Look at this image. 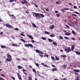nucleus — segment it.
I'll return each instance as SVG.
<instances>
[{"label":"nucleus","mask_w":80,"mask_h":80,"mask_svg":"<svg viewBox=\"0 0 80 80\" xmlns=\"http://www.w3.org/2000/svg\"><path fill=\"white\" fill-rule=\"evenodd\" d=\"M7 57H8V58L6 59V61H7L8 62H10V61L12 60V56L9 54H7Z\"/></svg>","instance_id":"nucleus-1"},{"label":"nucleus","mask_w":80,"mask_h":80,"mask_svg":"<svg viewBox=\"0 0 80 80\" xmlns=\"http://www.w3.org/2000/svg\"><path fill=\"white\" fill-rule=\"evenodd\" d=\"M64 51L67 52V53H69L70 52H71V51H72V49L68 47L67 48L64 49Z\"/></svg>","instance_id":"nucleus-2"},{"label":"nucleus","mask_w":80,"mask_h":80,"mask_svg":"<svg viewBox=\"0 0 80 80\" xmlns=\"http://www.w3.org/2000/svg\"><path fill=\"white\" fill-rule=\"evenodd\" d=\"M34 15H35V16L36 17V18H37V17H38V18H41V16H40V15L38 14V13L34 12Z\"/></svg>","instance_id":"nucleus-3"},{"label":"nucleus","mask_w":80,"mask_h":80,"mask_svg":"<svg viewBox=\"0 0 80 80\" xmlns=\"http://www.w3.org/2000/svg\"><path fill=\"white\" fill-rule=\"evenodd\" d=\"M5 25L6 27L8 28H13V26L9 24H5Z\"/></svg>","instance_id":"nucleus-4"},{"label":"nucleus","mask_w":80,"mask_h":80,"mask_svg":"<svg viewBox=\"0 0 80 80\" xmlns=\"http://www.w3.org/2000/svg\"><path fill=\"white\" fill-rule=\"evenodd\" d=\"M25 46L26 47H33V45L31 44H26L25 45Z\"/></svg>","instance_id":"nucleus-5"},{"label":"nucleus","mask_w":80,"mask_h":80,"mask_svg":"<svg viewBox=\"0 0 80 80\" xmlns=\"http://www.w3.org/2000/svg\"><path fill=\"white\" fill-rule=\"evenodd\" d=\"M23 2H21V3L22 5H25V3H28V2H27V0H23Z\"/></svg>","instance_id":"nucleus-6"},{"label":"nucleus","mask_w":80,"mask_h":80,"mask_svg":"<svg viewBox=\"0 0 80 80\" xmlns=\"http://www.w3.org/2000/svg\"><path fill=\"white\" fill-rule=\"evenodd\" d=\"M61 56V57H62V58H63V59L64 60V61H65V58H66V57H67V56H66V55L64 54V55H62Z\"/></svg>","instance_id":"nucleus-7"},{"label":"nucleus","mask_w":80,"mask_h":80,"mask_svg":"<svg viewBox=\"0 0 80 80\" xmlns=\"http://www.w3.org/2000/svg\"><path fill=\"white\" fill-rule=\"evenodd\" d=\"M27 36H28V37L29 38L31 39V40H33V37H32V36L31 35L28 34L27 35Z\"/></svg>","instance_id":"nucleus-8"},{"label":"nucleus","mask_w":80,"mask_h":80,"mask_svg":"<svg viewBox=\"0 0 80 80\" xmlns=\"http://www.w3.org/2000/svg\"><path fill=\"white\" fill-rule=\"evenodd\" d=\"M17 75L18 76L19 80H21V79H22V77H21V76L20 75V73H18Z\"/></svg>","instance_id":"nucleus-9"},{"label":"nucleus","mask_w":80,"mask_h":80,"mask_svg":"<svg viewBox=\"0 0 80 80\" xmlns=\"http://www.w3.org/2000/svg\"><path fill=\"white\" fill-rule=\"evenodd\" d=\"M12 45L13 47H18L19 46V45H17V44H12Z\"/></svg>","instance_id":"nucleus-10"},{"label":"nucleus","mask_w":80,"mask_h":80,"mask_svg":"<svg viewBox=\"0 0 80 80\" xmlns=\"http://www.w3.org/2000/svg\"><path fill=\"white\" fill-rule=\"evenodd\" d=\"M75 48V47L73 46H72L71 47V50L72 52H74V50H73V49H74V48Z\"/></svg>","instance_id":"nucleus-11"},{"label":"nucleus","mask_w":80,"mask_h":80,"mask_svg":"<svg viewBox=\"0 0 80 80\" xmlns=\"http://www.w3.org/2000/svg\"><path fill=\"white\" fill-rule=\"evenodd\" d=\"M51 59H52V61H55V57L53 56H51Z\"/></svg>","instance_id":"nucleus-12"},{"label":"nucleus","mask_w":80,"mask_h":80,"mask_svg":"<svg viewBox=\"0 0 80 80\" xmlns=\"http://www.w3.org/2000/svg\"><path fill=\"white\" fill-rule=\"evenodd\" d=\"M55 70H57V69L55 68H53L52 69V72H55Z\"/></svg>","instance_id":"nucleus-13"},{"label":"nucleus","mask_w":80,"mask_h":80,"mask_svg":"<svg viewBox=\"0 0 80 80\" xmlns=\"http://www.w3.org/2000/svg\"><path fill=\"white\" fill-rule=\"evenodd\" d=\"M74 72H79L80 70L78 69H74Z\"/></svg>","instance_id":"nucleus-14"},{"label":"nucleus","mask_w":80,"mask_h":80,"mask_svg":"<svg viewBox=\"0 0 80 80\" xmlns=\"http://www.w3.org/2000/svg\"><path fill=\"white\" fill-rule=\"evenodd\" d=\"M65 35H67V36H69V35H70V33H69V32H67L65 33Z\"/></svg>","instance_id":"nucleus-15"},{"label":"nucleus","mask_w":80,"mask_h":80,"mask_svg":"<svg viewBox=\"0 0 80 80\" xmlns=\"http://www.w3.org/2000/svg\"><path fill=\"white\" fill-rule=\"evenodd\" d=\"M53 28H54V25H52V26H51L50 27V29H51V30H52Z\"/></svg>","instance_id":"nucleus-16"},{"label":"nucleus","mask_w":80,"mask_h":80,"mask_svg":"<svg viewBox=\"0 0 80 80\" xmlns=\"http://www.w3.org/2000/svg\"><path fill=\"white\" fill-rule=\"evenodd\" d=\"M41 39H42V40H47L46 38L43 37L41 38Z\"/></svg>","instance_id":"nucleus-17"},{"label":"nucleus","mask_w":80,"mask_h":80,"mask_svg":"<svg viewBox=\"0 0 80 80\" xmlns=\"http://www.w3.org/2000/svg\"><path fill=\"white\" fill-rule=\"evenodd\" d=\"M75 53H76V54L77 55H80V52H79V51H76V52H75Z\"/></svg>","instance_id":"nucleus-18"},{"label":"nucleus","mask_w":80,"mask_h":80,"mask_svg":"<svg viewBox=\"0 0 80 80\" xmlns=\"http://www.w3.org/2000/svg\"><path fill=\"white\" fill-rule=\"evenodd\" d=\"M1 47L2 48H6V47L5 46H3V45H1Z\"/></svg>","instance_id":"nucleus-19"},{"label":"nucleus","mask_w":80,"mask_h":80,"mask_svg":"<svg viewBox=\"0 0 80 80\" xmlns=\"http://www.w3.org/2000/svg\"><path fill=\"white\" fill-rule=\"evenodd\" d=\"M15 1H17V0H9V2H15Z\"/></svg>","instance_id":"nucleus-20"},{"label":"nucleus","mask_w":80,"mask_h":80,"mask_svg":"<svg viewBox=\"0 0 80 80\" xmlns=\"http://www.w3.org/2000/svg\"><path fill=\"white\" fill-rule=\"evenodd\" d=\"M52 43L54 45H57V42H56L53 41Z\"/></svg>","instance_id":"nucleus-21"},{"label":"nucleus","mask_w":80,"mask_h":80,"mask_svg":"<svg viewBox=\"0 0 80 80\" xmlns=\"http://www.w3.org/2000/svg\"><path fill=\"white\" fill-rule=\"evenodd\" d=\"M59 38H60V39H61V40H62V39H63V38L61 36H59Z\"/></svg>","instance_id":"nucleus-22"},{"label":"nucleus","mask_w":80,"mask_h":80,"mask_svg":"<svg viewBox=\"0 0 80 80\" xmlns=\"http://www.w3.org/2000/svg\"><path fill=\"white\" fill-rule=\"evenodd\" d=\"M18 67L19 69H20L21 68H23L22 67L20 66H18Z\"/></svg>","instance_id":"nucleus-23"},{"label":"nucleus","mask_w":80,"mask_h":80,"mask_svg":"<svg viewBox=\"0 0 80 80\" xmlns=\"http://www.w3.org/2000/svg\"><path fill=\"white\" fill-rule=\"evenodd\" d=\"M67 64H66V65L64 64L62 66V67H63L64 68H66V67H67Z\"/></svg>","instance_id":"nucleus-24"},{"label":"nucleus","mask_w":80,"mask_h":80,"mask_svg":"<svg viewBox=\"0 0 80 80\" xmlns=\"http://www.w3.org/2000/svg\"><path fill=\"white\" fill-rule=\"evenodd\" d=\"M32 24L33 26V27H35V28H37V27H36L37 26H36V25L35 24H34V23H32Z\"/></svg>","instance_id":"nucleus-25"},{"label":"nucleus","mask_w":80,"mask_h":80,"mask_svg":"<svg viewBox=\"0 0 80 80\" xmlns=\"http://www.w3.org/2000/svg\"><path fill=\"white\" fill-rule=\"evenodd\" d=\"M50 37H55V35L54 34H51L50 36Z\"/></svg>","instance_id":"nucleus-26"},{"label":"nucleus","mask_w":80,"mask_h":80,"mask_svg":"<svg viewBox=\"0 0 80 80\" xmlns=\"http://www.w3.org/2000/svg\"><path fill=\"white\" fill-rule=\"evenodd\" d=\"M72 33L73 34V35H75V32L73 30L72 31Z\"/></svg>","instance_id":"nucleus-27"},{"label":"nucleus","mask_w":80,"mask_h":80,"mask_svg":"<svg viewBox=\"0 0 80 80\" xmlns=\"http://www.w3.org/2000/svg\"><path fill=\"white\" fill-rule=\"evenodd\" d=\"M45 33H46V34H47L48 35V34H50V33L49 32L47 31H45Z\"/></svg>","instance_id":"nucleus-28"},{"label":"nucleus","mask_w":80,"mask_h":80,"mask_svg":"<svg viewBox=\"0 0 80 80\" xmlns=\"http://www.w3.org/2000/svg\"><path fill=\"white\" fill-rule=\"evenodd\" d=\"M1 76H2V77H5V75H4V74H0Z\"/></svg>","instance_id":"nucleus-29"},{"label":"nucleus","mask_w":80,"mask_h":80,"mask_svg":"<svg viewBox=\"0 0 80 80\" xmlns=\"http://www.w3.org/2000/svg\"><path fill=\"white\" fill-rule=\"evenodd\" d=\"M20 40H21V41H22V42H26V41H25V40H24V39H20Z\"/></svg>","instance_id":"nucleus-30"},{"label":"nucleus","mask_w":80,"mask_h":80,"mask_svg":"<svg viewBox=\"0 0 80 80\" xmlns=\"http://www.w3.org/2000/svg\"><path fill=\"white\" fill-rule=\"evenodd\" d=\"M48 40L49 41V42H52V40L49 38L48 39Z\"/></svg>","instance_id":"nucleus-31"},{"label":"nucleus","mask_w":80,"mask_h":80,"mask_svg":"<svg viewBox=\"0 0 80 80\" xmlns=\"http://www.w3.org/2000/svg\"><path fill=\"white\" fill-rule=\"evenodd\" d=\"M55 58L57 60H59V58L57 57V56H55Z\"/></svg>","instance_id":"nucleus-32"},{"label":"nucleus","mask_w":80,"mask_h":80,"mask_svg":"<svg viewBox=\"0 0 80 80\" xmlns=\"http://www.w3.org/2000/svg\"><path fill=\"white\" fill-rule=\"evenodd\" d=\"M36 52H37V53H40V51H39V50H36Z\"/></svg>","instance_id":"nucleus-33"},{"label":"nucleus","mask_w":80,"mask_h":80,"mask_svg":"<svg viewBox=\"0 0 80 80\" xmlns=\"http://www.w3.org/2000/svg\"><path fill=\"white\" fill-rule=\"evenodd\" d=\"M65 39H67V40H69V38L67 37H64Z\"/></svg>","instance_id":"nucleus-34"},{"label":"nucleus","mask_w":80,"mask_h":80,"mask_svg":"<svg viewBox=\"0 0 80 80\" xmlns=\"http://www.w3.org/2000/svg\"><path fill=\"white\" fill-rule=\"evenodd\" d=\"M29 80H32V77L31 76H29L28 78Z\"/></svg>","instance_id":"nucleus-35"},{"label":"nucleus","mask_w":80,"mask_h":80,"mask_svg":"<svg viewBox=\"0 0 80 80\" xmlns=\"http://www.w3.org/2000/svg\"><path fill=\"white\" fill-rule=\"evenodd\" d=\"M74 13H76V14H78V15H80V14L79 13L77 12H74Z\"/></svg>","instance_id":"nucleus-36"},{"label":"nucleus","mask_w":80,"mask_h":80,"mask_svg":"<svg viewBox=\"0 0 80 80\" xmlns=\"http://www.w3.org/2000/svg\"><path fill=\"white\" fill-rule=\"evenodd\" d=\"M75 80H79V77L78 76H77V78L75 79Z\"/></svg>","instance_id":"nucleus-37"},{"label":"nucleus","mask_w":80,"mask_h":80,"mask_svg":"<svg viewBox=\"0 0 80 80\" xmlns=\"http://www.w3.org/2000/svg\"><path fill=\"white\" fill-rule=\"evenodd\" d=\"M66 27L68 28H70V27H69L68 26V25H65Z\"/></svg>","instance_id":"nucleus-38"},{"label":"nucleus","mask_w":80,"mask_h":80,"mask_svg":"<svg viewBox=\"0 0 80 80\" xmlns=\"http://www.w3.org/2000/svg\"><path fill=\"white\" fill-rule=\"evenodd\" d=\"M32 70V71H33L34 72L36 73V70H35L34 69H33Z\"/></svg>","instance_id":"nucleus-39"},{"label":"nucleus","mask_w":80,"mask_h":80,"mask_svg":"<svg viewBox=\"0 0 80 80\" xmlns=\"http://www.w3.org/2000/svg\"><path fill=\"white\" fill-rule=\"evenodd\" d=\"M39 55L41 57V58H42L43 57V55L42 54H40Z\"/></svg>","instance_id":"nucleus-40"},{"label":"nucleus","mask_w":80,"mask_h":80,"mask_svg":"<svg viewBox=\"0 0 80 80\" xmlns=\"http://www.w3.org/2000/svg\"><path fill=\"white\" fill-rule=\"evenodd\" d=\"M56 4H58L59 3H60V2L58 1H57V2H56Z\"/></svg>","instance_id":"nucleus-41"},{"label":"nucleus","mask_w":80,"mask_h":80,"mask_svg":"<svg viewBox=\"0 0 80 80\" xmlns=\"http://www.w3.org/2000/svg\"><path fill=\"white\" fill-rule=\"evenodd\" d=\"M13 79V80H15V78L14 77H11Z\"/></svg>","instance_id":"nucleus-42"},{"label":"nucleus","mask_w":80,"mask_h":80,"mask_svg":"<svg viewBox=\"0 0 80 80\" xmlns=\"http://www.w3.org/2000/svg\"><path fill=\"white\" fill-rule=\"evenodd\" d=\"M20 35H22V36H23V37H25V35H24V34H22V33H20Z\"/></svg>","instance_id":"nucleus-43"},{"label":"nucleus","mask_w":80,"mask_h":80,"mask_svg":"<svg viewBox=\"0 0 80 80\" xmlns=\"http://www.w3.org/2000/svg\"><path fill=\"white\" fill-rule=\"evenodd\" d=\"M71 39H72V40H75V39L74 38H71Z\"/></svg>","instance_id":"nucleus-44"},{"label":"nucleus","mask_w":80,"mask_h":80,"mask_svg":"<svg viewBox=\"0 0 80 80\" xmlns=\"http://www.w3.org/2000/svg\"><path fill=\"white\" fill-rule=\"evenodd\" d=\"M64 10H69V8H64Z\"/></svg>","instance_id":"nucleus-45"},{"label":"nucleus","mask_w":80,"mask_h":80,"mask_svg":"<svg viewBox=\"0 0 80 80\" xmlns=\"http://www.w3.org/2000/svg\"><path fill=\"white\" fill-rule=\"evenodd\" d=\"M56 15L57 17H60V14H57Z\"/></svg>","instance_id":"nucleus-46"},{"label":"nucleus","mask_w":80,"mask_h":80,"mask_svg":"<svg viewBox=\"0 0 80 80\" xmlns=\"http://www.w3.org/2000/svg\"><path fill=\"white\" fill-rule=\"evenodd\" d=\"M72 16H75V17H76L77 15L75 14H72Z\"/></svg>","instance_id":"nucleus-47"},{"label":"nucleus","mask_w":80,"mask_h":80,"mask_svg":"<svg viewBox=\"0 0 80 80\" xmlns=\"http://www.w3.org/2000/svg\"><path fill=\"white\" fill-rule=\"evenodd\" d=\"M36 65L37 67H39V64L38 63L36 64Z\"/></svg>","instance_id":"nucleus-48"},{"label":"nucleus","mask_w":80,"mask_h":80,"mask_svg":"<svg viewBox=\"0 0 80 80\" xmlns=\"http://www.w3.org/2000/svg\"><path fill=\"white\" fill-rule=\"evenodd\" d=\"M34 5H35V6L36 7V8H38V5H37L36 4H34Z\"/></svg>","instance_id":"nucleus-49"},{"label":"nucleus","mask_w":80,"mask_h":80,"mask_svg":"<svg viewBox=\"0 0 80 80\" xmlns=\"http://www.w3.org/2000/svg\"><path fill=\"white\" fill-rule=\"evenodd\" d=\"M73 8L75 9H77V7H76V6H73Z\"/></svg>","instance_id":"nucleus-50"},{"label":"nucleus","mask_w":80,"mask_h":80,"mask_svg":"<svg viewBox=\"0 0 80 80\" xmlns=\"http://www.w3.org/2000/svg\"><path fill=\"white\" fill-rule=\"evenodd\" d=\"M40 15L42 17H44V15L42 14H40Z\"/></svg>","instance_id":"nucleus-51"},{"label":"nucleus","mask_w":80,"mask_h":80,"mask_svg":"<svg viewBox=\"0 0 80 80\" xmlns=\"http://www.w3.org/2000/svg\"><path fill=\"white\" fill-rule=\"evenodd\" d=\"M9 16L10 17H14V15H10V14L9 15Z\"/></svg>","instance_id":"nucleus-52"},{"label":"nucleus","mask_w":80,"mask_h":80,"mask_svg":"<svg viewBox=\"0 0 80 80\" xmlns=\"http://www.w3.org/2000/svg\"><path fill=\"white\" fill-rule=\"evenodd\" d=\"M15 30H17V31H18V30H19V29H18V28H16L15 29Z\"/></svg>","instance_id":"nucleus-53"},{"label":"nucleus","mask_w":80,"mask_h":80,"mask_svg":"<svg viewBox=\"0 0 80 80\" xmlns=\"http://www.w3.org/2000/svg\"><path fill=\"white\" fill-rule=\"evenodd\" d=\"M44 67H48V66L46 64L44 65Z\"/></svg>","instance_id":"nucleus-54"},{"label":"nucleus","mask_w":80,"mask_h":80,"mask_svg":"<svg viewBox=\"0 0 80 80\" xmlns=\"http://www.w3.org/2000/svg\"><path fill=\"white\" fill-rule=\"evenodd\" d=\"M46 12H49V9L48 8L46 9Z\"/></svg>","instance_id":"nucleus-55"},{"label":"nucleus","mask_w":80,"mask_h":80,"mask_svg":"<svg viewBox=\"0 0 80 80\" xmlns=\"http://www.w3.org/2000/svg\"><path fill=\"white\" fill-rule=\"evenodd\" d=\"M26 13H29V12H28V11H26L25 12Z\"/></svg>","instance_id":"nucleus-56"},{"label":"nucleus","mask_w":80,"mask_h":80,"mask_svg":"<svg viewBox=\"0 0 80 80\" xmlns=\"http://www.w3.org/2000/svg\"><path fill=\"white\" fill-rule=\"evenodd\" d=\"M31 42H32V43H34L35 41H34L33 40H31Z\"/></svg>","instance_id":"nucleus-57"},{"label":"nucleus","mask_w":80,"mask_h":80,"mask_svg":"<svg viewBox=\"0 0 80 80\" xmlns=\"http://www.w3.org/2000/svg\"><path fill=\"white\" fill-rule=\"evenodd\" d=\"M39 53H42V54H44V53H43V52L42 51H40Z\"/></svg>","instance_id":"nucleus-58"},{"label":"nucleus","mask_w":80,"mask_h":80,"mask_svg":"<svg viewBox=\"0 0 80 80\" xmlns=\"http://www.w3.org/2000/svg\"><path fill=\"white\" fill-rule=\"evenodd\" d=\"M0 80H4V79H3V78H0Z\"/></svg>","instance_id":"nucleus-59"},{"label":"nucleus","mask_w":80,"mask_h":80,"mask_svg":"<svg viewBox=\"0 0 80 80\" xmlns=\"http://www.w3.org/2000/svg\"><path fill=\"white\" fill-rule=\"evenodd\" d=\"M61 11L62 12H64V9H62L61 10Z\"/></svg>","instance_id":"nucleus-60"},{"label":"nucleus","mask_w":80,"mask_h":80,"mask_svg":"<svg viewBox=\"0 0 80 80\" xmlns=\"http://www.w3.org/2000/svg\"><path fill=\"white\" fill-rule=\"evenodd\" d=\"M45 57H49V56H48V55H45Z\"/></svg>","instance_id":"nucleus-61"},{"label":"nucleus","mask_w":80,"mask_h":80,"mask_svg":"<svg viewBox=\"0 0 80 80\" xmlns=\"http://www.w3.org/2000/svg\"><path fill=\"white\" fill-rule=\"evenodd\" d=\"M53 67H55V66L54 65H53L52 64L51 65Z\"/></svg>","instance_id":"nucleus-62"},{"label":"nucleus","mask_w":80,"mask_h":80,"mask_svg":"<svg viewBox=\"0 0 80 80\" xmlns=\"http://www.w3.org/2000/svg\"><path fill=\"white\" fill-rule=\"evenodd\" d=\"M22 71H23V72H25L26 71L25 69H22Z\"/></svg>","instance_id":"nucleus-63"},{"label":"nucleus","mask_w":80,"mask_h":80,"mask_svg":"<svg viewBox=\"0 0 80 80\" xmlns=\"http://www.w3.org/2000/svg\"><path fill=\"white\" fill-rule=\"evenodd\" d=\"M61 80H67V79H66V78H64V79H62Z\"/></svg>","instance_id":"nucleus-64"}]
</instances>
